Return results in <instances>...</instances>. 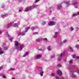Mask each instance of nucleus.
<instances>
[{
	"label": "nucleus",
	"instance_id": "f257e3e1",
	"mask_svg": "<svg viewBox=\"0 0 79 79\" xmlns=\"http://www.w3.org/2000/svg\"><path fill=\"white\" fill-rule=\"evenodd\" d=\"M69 70L71 72H76L79 74V70L76 66L71 65L70 67H69Z\"/></svg>",
	"mask_w": 79,
	"mask_h": 79
},
{
	"label": "nucleus",
	"instance_id": "f03ea898",
	"mask_svg": "<svg viewBox=\"0 0 79 79\" xmlns=\"http://www.w3.org/2000/svg\"><path fill=\"white\" fill-rule=\"evenodd\" d=\"M30 27H28L26 28V29L25 31V32H23L22 33L21 32V31H19V33H18V35H25V33L29 29Z\"/></svg>",
	"mask_w": 79,
	"mask_h": 79
},
{
	"label": "nucleus",
	"instance_id": "7ed1b4c3",
	"mask_svg": "<svg viewBox=\"0 0 79 79\" xmlns=\"http://www.w3.org/2000/svg\"><path fill=\"white\" fill-rule=\"evenodd\" d=\"M63 56H64V53H62L58 55V59L57 60L58 61H61V57H62Z\"/></svg>",
	"mask_w": 79,
	"mask_h": 79
},
{
	"label": "nucleus",
	"instance_id": "20e7f679",
	"mask_svg": "<svg viewBox=\"0 0 79 79\" xmlns=\"http://www.w3.org/2000/svg\"><path fill=\"white\" fill-rule=\"evenodd\" d=\"M15 48L16 49H18L19 48V44L18 41H15Z\"/></svg>",
	"mask_w": 79,
	"mask_h": 79
},
{
	"label": "nucleus",
	"instance_id": "39448f33",
	"mask_svg": "<svg viewBox=\"0 0 79 79\" xmlns=\"http://www.w3.org/2000/svg\"><path fill=\"white\" fill-rule=\"evenodd\" d=\"M31 10H32L31 6L26 7L25 10V11H31Z\"/></svg>",
	"mask_w": 79,
	"mask_h": 79
},
{
	"label": "nucleus",
	"instance_id": "423d86ee",
	"mask_svg": "<svg viewBox=\"0 0 79 79\" xmlns=\"http://www.w3.org/2000/svg\"><path fill=\"white\" fill-rule=\"evenodd\" d=\"M6 34H7V35L8 36V37L9 38V40L10 41L12 42V40L13 39V38L12 37H11V36L9 35V34H8V33H7Z\"/></svg>",
	"mask_w": 79,
	"mask_h": 79
},
{
	"label": "nucleus",
	"instance_id": "0eeeda50",
	"mask_svg": "<svg viewBox=\"0 0 79 79\" xmlns=\"http://www.w3.org/2000/svg\"><path fill=\"white\" fill-rule=\"evenodd\" d=\"M56 24V23L55 22H51L48 23V24L49 26H53V25H54Z\"/></svg>",
	"mask_w": 79,
	"mask_h": 79
},
{
	"label": "nucleus",
	"instance_id": "6e6552de",
	"mask_svg": "<svg viewBox=\"0 0 79 79\" xmlns=\"http://www.w3.org/2000/svg\"><path fill=\"white\" fill-rule=\"evenodd\" d=\"M56 8H57V10H60L62 8V6L60 4H58L56 6Z\"/></svg>",
	"mask_w": 79,
	"mask_h": 79
},
{
	"label": "nucleus",
	"instance_id": "1a4fd4ad",
	"mask_svg": "<svg viewBox=\"0 0 79 79\" xmlns=\"http://www.w3.org/2000/svg\"><path fill=\"white\" fill-rule=\"evenodd\" d=\"M58 35H59V33L57 32H56L55 33L54 38H56V37L58 36Z\"/></svg>",
	"mask_w": 79,
	"mask_h": 79
},
{
	"label": "nucleus",
	"instance_id": "9d476101",
	"mask_svg": "<svg viewBox=\"0 0 79 79\" xmlns=\"http://www.w3.org/2000/svg\"><path fill=\"white\" fill-rule=\"evenodd\" d=\"M8 14H5L4 15H2V17L3 19H4V18H5L6 16H8Z\"/></svg>",
	"mask_w": 79,
	"mask_h": 79
},
{
	"label": "nucleus",
	"instance_id": "9b49d317",
	"mask_svg": "<svg viewBox=\"0 0 79 79\" xmlns=\"http://www.w3.org/2000/svg\"><path fill=\"white\" fill-rule=\"evenodd\" d=\"M57 73L58 75H60V76H61V75L62 74V72H61V71L60 70L57 71Z\"/></svg>",
	"mask_w": 79,
	"mask_h": 79
},
{
	"label": "nucleus",
	"instance_id": "f8f14e48",
	"mask_svg": "<svg viewBox=\"0 0 79 79\" xmlns=\"http://www.w3.org/2000/svg\"><path fill=\"white\" fill-rule=\"evenodd\" d=\"M36 58H35V59H39L40 58H41V55H36Z\"/></svg>",
	"mask_w": 79,
	"mask_h": 79
},
{
	"label": "nucleus",
	"instance_id": "ddd939ff",
	"mask_svg": "<svg viewBox=\"0 0 79 79\" xmlns=\"http://www.w3.org/2000/svg\"><path fill=\"white\" fill-rule=\"evenodd\" d=\"M64 3L66 4L67 6H68L70 5V4H69V1H65L64 2Z\"/></svg>",
	"mask_w": 79,
	"mask_h": 79
},
{
	"label": "nucleus",
	"instance_id": "4468645a",
	"mask_svg": "<svg viewBox=\"0 0 79 79\" xmlns=\"http://www.w3.org/2000/svg\"><path fill=\"white\" fill-rule=\"evenodd\" d=\"M24 47V44H22L20 45V49L21 51L22 50H23V48Z\"/></svg>",
	"mask_w": 79,
	"mask_h": 79
},
{
	"label": "nucleus",
	"instance_id": "2eb2a0df",
	"mask_svg": "<svg viewBox=\"0 0 79 79\" xmlns=\"http://www.w3.org/2000/svg\"><path fill=\"white\" fill-rule=\"evenodd\" d=\"M5 44H3L2 45V47H4V50H7L8 48V46H7L5 47Z\"/></svg>",
	"mask_w": 79,
	"mask_h": 79
},
{
	"label": "nucleus",
	"instance_id": "dca6fc26",
	"mask_svg": "<svg viewBox=\"0 0 79 79\" xmlns=\"http://www.w3.org/2000/svg\"><path fill=\"white\" fill-rule=\"evenodd\" d=\"M73 4L74 5H79V1H76Z\"/></svg>",
	"mask_w": 79,
	"mask_h": 79
},
{
	"label": "nucleus",
	"instance_id": "f3484780",
	"mask_svg": "<svg viewBox=\"0 0 79 79\" xmlns=\"http://www.w3.org/2000/svg\"><path fill=\"white\" fill-rule=\"evenodd\" d=\"M43 39L44 41L45 42H46V43H47L48 42V40L47 39V38H43Z\"/></svg>",
	"mask_w": 79,
	"mask_h": 79
},
{
	"label": "nucleus",
	"instance_id": "a211bd4d",
	"mask_svg": "<svg viewBox=\"0 0 79 79\" xmlns=\"http://www.w3.org/2000/svg\"><path fill=\"white\" fill-rule=\"evenodd\" d=\"M1 76H2L3 78V79H5L6 78V76H5V75L4 74V73H2L1 74Z\"/></svg>",
	"mask_w": 79,
	"mask_h": 79
},
{
	"label": "nucleus",
	"instance_id": "6ab92c4d",
	"mask_svg": "<svg viewBox=\"0 0 79 79\" xmlns=\"http://www.w3.org/2000/svg\"><path fill=\"white\" fill-rule=\"evenodd\" d=\"M13 23H10L7 26V27H11V26L13 25Z\"/></svg>",
	"mask_w": 79,
	"mask_h": 79
},
{
	"label": "nucleus",
	"instance_id": "aec40b11",
	"mask_svg": "<svg viewBox=\"0 0 79 79\" xmlns=\"http://www.w3.org/2000/svg\"><path fill=\"white\" fill-rule=\"evenodd\" d=\"M28 55H29V52H27L24 55L23 57H25L26 56H28Z\"/></svg>",
	"mask_w": 79,
	"mask_h": 79
},
{
	"label": "nucleus",
	"instance_id": "412c9836",
	"mask_svg": "<svg viewBox=\"0 0 79 79\" xmlns=\"http://www.w3.org/2000/svg\"><path fill=\"white\" fill-rule=\"evenodd\" d=\"M42 40V37H40L39 38L36 39V40L37 42H40Z\"/></svg>",
	"mask_w": 79,
	"mask_h": 79
},
{
	"label": "nucleus",
	"instance_id": "4be33fe9",
	"mask_svg": "<svg viewBox=\"0 0 79 79\" xmlns=\"http://www.w3.org/2000/svg\"><path fill=\"white\" fill-rule=\"evenodd\" d=\"M41 23L42 25H45L46 23V22L43 21L41 22Z\"/></svg>",
	"mask_w": 79,
	"mask_h": 79
},
{
	"label": "nucleus",
	"instance_id": "5701e85b",
	"mask_svg": "<svg viewBox=\"0 0 79 79\" xmlns=\"http://www.w3.org/2000/svg\"><path fill=\"white\" fill-rule=\"evenodd\" d=\"M13 26L15 27H18V25L16 23H14L13 25Z\"/></svg>",
	"mask_w": 79,
	"mask_h": 79
},
{
	"label": "nucleus",
	"instance_id": "b1692460",
	"mask_svg": "<svg viewBox=\"0 0 79 79\" xmlns=\"http://www.w3.org/2000/svg\"><path fill=\"white\" fill-rule=\"evenodd\" d=\"M48 51H50L51 50V49H52V47L50 46H49L48 47Z\"/></svg>",
	"mask_w": 79,
	"mask_h": 79
},
{
	"label": "nucleus",
	"instance_id": "393cba45",
	"mask_svg": "<svg viewBox=\"0 0 79 79\" xmlns=\"http://www.w3.org/2000/svg\"><path fill=\"white\" fill-rule=\"evenodd\" d=\"M40 75L41 76H43V74H44V72L42 71L40 73Z\"/></svg>",
	"mask_w": 79,
	"mask_h": 79
},
{
	"label": "nucleus",
	"instance_id": "a878e982",
	"mask_svg": "<svg viewBox=\"0 0 79 79\" xmlns=\"http://www.w3.org/2000/svg\"><path fill=\"white\" fill-rule=\"evenodd\" d=\"M45 50V48L43 47L42 48H40L39 49V50L40 51H44Z\"/></svg>",
	"mask_w": 79,
	"mask_h": 79
},
{
	"label": "nucleus",
	"instance_id": "bb28decb",
	"mask_svg": "<svg viewBox=\"0 0 79 79\" xmlns=\"http://www.w3.org/2000/svg\"><path fill=\"white\" fill-rule=\"evenodd\" d=\"M32 8H32H35L36 7H37V5H33L32 6H31Z\"/></svg>",
	"mask_w": 79,
	"mask_h": 79
},
{
	"label": "nucleus",
	"instance_id": "cd10ccee",
	"mask_svg": "<svg viewBox=\"0 0 79 79\" xmlns=\"http://www.w3.org/2000/svg\"><path fill=\"white\" fill-rule=\"evenodd\" d=\"M72 77L73 78H75L76 77V75H75L74 74H72Z\"/></svg>",
	"mask_w": 79,
	"mask_h": 79
},
{
	"label": "nucleus",
	"instance_id": "c85d7f7f",
	"mask_svg": "<svg viewBox=\"0 0 79 79\" xmlns=\"http://www.w3.org/2000/svg\"><path fill=\"white\" fill-rule=\"evenodd\" d=\"M69 48L70 49L71 52H73V48H72L71 47H69Z\"/></svg>",
	"mask_w": 79,
	"mask_h": 79
},
{
	"label": "nucleus",
	"instance_id": "c756f323",
	"mask_svg": "<svg viewBox=\"0 0 79 79\" xmlns=\"http://www.w3.org/2000/svg\"><path fill=\"white\" fill-rule=\"evenodd\" d=\"M35 29V28L34 27H32L31 28V31H34Z\"/></svg>",
	"mask_w": 79,
	"mask_h": 79
},
{
	"label": "nucleus",
	"instance_id": "7c9ffc66",
	"mask_svg": "<svg viewBox=\"0 0 79 79\" xmlns=\"http://www.w3.org/2000/svg\"><path fill=\"white\" fill-rule=\"evenodd\" d=\"M67 42V40H64L63 41L62 43L63 44H65V43H66Z\"/></svg>",
	"mask_w": 79,
	"mask_h": 79
},
{
	"label": "nucleus",
	"instance_id": "2f4dec72",
	"mask_svg": "<svg viewBox=\"0 0 79 79\" xmlns=\"http://www.w3.org/2000/svg\"><path fill=\"white\" fill-rule=\"evenodd\" d=\"M76 58L77 61H78V63H79V57L78 56H77L76 57Z\"/></svg>",
	"mask_w": 79,
	"mask_h": 79
},
{
	"label": "nucleus",
	"instance_id": "473e14b6",
	"mask_svg": "<svg viewBox=\"0 0 79 79\" xmlns=\"http://www.w3.org/2000/svg\"><path fill=\"white\" fill-rule=\"evenodd\" d=\"M73 63V61L72 60H70L69 61V64H72Z\"/></svg>",
	"mask_w": 79,
	"mask_h": 79
},
{
	"label": "nucleus",
	"instance_id": "72a5a7b5",
	"mask_svg": "<svg viewBox=\"0 0 79 79\" xmlns=\"http://www.w3.org/2000/svg\"><path fill=\"white\" fill-rule=\"evenodd\" d=\"M70 29L71 31H73L74 30V28L73 27H71L70 28Z\"/></svg>",
	"mask_w": 79,
	"mask_h": 79
},
{
	"label": "nucleus",
	"instance_id": "f704fd0d",
	"mask_svg": "<svg viewBox=\"0 0 79 79\" xmlns=\"http://www.w3.org/2000/svg\"><path fill=\"white\" fill-rule=\"evenodd\" d=\"M63 62H66V58H64L63 60Z\"/></svg>",
	"mask_w": 79,
	"mask_h": 79
},
{
	"label": "nucleus",
	"instance_id": "c9c22d12",
	"mask_svg": "<svg viewBox=\"0 0 79 79\" xmlns=\"http://www.w3.org/2000/svg\"><path fill=\"white\" fill-rule=\"evenodd\" d=\"M42 70V69L41 68V67H40L39 68V71H41Z\"/></svg>",
	"mask_w": 79,
	"mask_h": 79
},
{
	"label": "nucleus",
	"instance_id": "e433bc0d",
	"mask_svg": "<svg viewBox=\"0 0 79 79\" xmlns=\"http://www.w3.org/2000/svg\"><path fill=\"white\" fill-rule=\"evenodd\" d=\"M77 15V14H74L73 15H72V16H76Z\"/></svg>",
	"mask_w": 79,
	"mask_h": 79
},
{
	"label": "nucleus",
	"instance_id": "4c0bfd02",
	"mask_svg": "<svg viewBox=\"0 0 79 79\" xmlns=\"http://www.w3.org/2000/svg\"><path fill=\"white\" fill-rule=\"evenodd\" d=\"M55 57V55H53L52 56L51 58H54Z\"/></svg>",
	"mask_w": 79,
	"mask_h": 79
},
{
	"label": "nucleus",
	"instance_id": "58836bf2",
	"mask_svg": "<svg viewBox=\"0 0 79 79\" xmlns=\"http://www.w3.org/2000/svg\"><path fill=\"white\" fill-rule=\"evenodd\" d=\"M33 34H34V35H35V34H38V32H37L33 33Z\"/></svg>",
	"mask_w": 79,
	"mask_h": 79
},
{
	"label": "nucleus",
	"instance_id": "ea45409f",
	"mask_svg": "<svg viewBox=\"0 0 79 79\" xmlns=\"http://www.w3.org/2000/svg\"><path fill=\"white\" fill-rule=\"evenodd\" d=\"M3 52L2 51H0V55H2V54H3Z\"/></svg>",
	"mask_w": 79,
	"mask_h": 79
},
{
	"label": "nucleus",
	"instance_id": "a19ab883",
	"mask_svg": "<svg viewBox=\"0 0 79 79\" xmlns=\"http://www.w3.org/2000/svg\"><path fill=\"white\" fill-rule=\"evenodd\" d=\"M10 70H14L15 69V68H11L10 69Z\"/></svg>",
	"mask_w": 79,
	"mask_h": 79
},
{
	"label": "nucleus",
	"instance_id": "79ce46f5",
	"mask_svg": "<svg viewBox=\"0 0 79 79\" xmlns=\"http://www.w3.org/2000/svg\"><path fill=\"white\" fill-rule=\"evenodd\" d=\"M58 67H61V64H58Z\"/></svg>",
	"mask_w": 79,
	"mask_h": 79
},
{
	"label": "nucleus",
	"instance_id": "37998d69",
	"mask_svg": "<svg viewBox=\"0 0 79 79\" xmlns=\"http://www.w3.org/2000/svg\"><path fill=\"white\" fill-rule=\"evenodd\" d=\"M76 30H77V31H78V30H79V28L78 27H76Z\"/></svg>",
	"mask_w": 79,
	"mask_h": 79
},
{
	"label": "nucleus",
	"instance_id": "c03bdc74",
	"mask_svg": "<svg viewBox=\"0 0 79 79\" xmlns=\"http://www.w3.org/2000/svg\"><path fill=\"white\" fill-rule=\"evenodd\" d=\"M3 69V67L2 66L0 67V70H2Z\"/></svg>",
	"mask_w": 79,
	"mask_h": 79
},
{
	"label": "nucleus",
	"instance_id": "a18cd8bd",
	"mask_svg": "<svg viewBox=\"0 0 79 79\" xmlns=\"http://www.w3.org/2000/svg\"><path fill=\"white\" fill-rule=\"evenodd\" d=\"M76 14H77V15H79V11L77 12Z\"/></svg>",
	"mask_w": 79,
	"mask_h": 79
},
{
	"label": "nucleus",
	"instance_id": "49530a36",
	"mask_svg": "<svg viewBox=\"0 0 79 79\" xmlns=\"http://www.w3.org/2000/svg\"><path fill=\"white\" fill-rule=\"evenodd\" d=\"M63 42H60L59 44L60 45H62V44H63Z\"/></svg>",
	"mask_w": 79,
	"mask_h": 79
},
{
	"label": "nucleus",
	"instance_id": "de8ad7c7",
	"mask_svg": "<svg viewBox=\"0 0 79 79\" xmlns=\"http://www.w3.org/2000/svg\"><path fill=\"white\" fill-rule=\"evenodd\" d=\"M51 76H55V73H52Z\"/></svg>",
	"mask_w": 79,
	"mask_h": 79
},
{
	"label": "nucleus",
	"instance_id": "09e8293b",
	"mask_svg": "<svg viewBox=\"0 0 79 79\" xmlns=\"http://www.w3.org/2000/svg\"><path fill=\"white\" fill-rule=\"evenodd\" d=\"M76 48H78L79 47V45H77L76 46Z\"/></svg>",
	"mask_w": 79,
	"mask_h": 79
},
{
	"label": "nucleus",
	"instance_id": "8fccbe9b",
	"mask_svg": "<svg viewBox=\"0 0 79 79\" xmlns=\"http://www.w3.org/2000/svg\"><path fill=\"white\" fill-rule=\"evenodd\" d=\"M4 7H5V5H3L2 6V8H4Z\"/></svg>",
	"mask_w": 79,
	"mask_h": 79
},
{
	"label": "nucleus",
	"instance_id": "3c124183",
	"mask_svg": "<svg viewBox=\"0 0 79 79\" xmlns=\"http://www.w3.org/2000/svg\"><path fill=\"white\" fill-rule=\"evenodd\" d=\"M75 56H76L75 55H73V58H75Z\"/></svg>",
	"mask_w": 79,
	"mask_h": 79
},
{
	"label": "nucleus",
	"instance_id": "603ef678",
	"mask_svg": "<svg viewBox=\"0 0 79 79\" xmlns=\"http://www.w3.org/2000/svg\"><path fill=\"white\" fill-rule=\"evenodd\" d=\"M39 1V0H36L35 3H37Z\"/></svg>",
	"mask_w": 79,
	"mask_h": 79
},
{
	"label": "nucleus",
	"instance_id": "864d4df0",
	"mask_svg": "<svg viewBox=\"0 0 79 79\" xmlns=\"http://www.w3.org/2000/svg\"><path fill=\"white\" fill-rule=\"evenodd\" d=\"M74 7L75 8H78V6H75Z\"/></svg>",
	"mask_w": 79,
	"mask_h": 79
},
{
	"label": "nucleus",
	"instance_id": "5fc2aeb1",
	"mask_svg": "<svg viewBox=\"0 0 79 79\" xmlns=\"http://www.w3.org/2000/svg\"><path fill=\"white\" fill-rule=\"evenodd\" d=\"M56 79H59V77H56Z\"/></svg>",
	"mask_w": 79,
	"mask_h": 79
},
{
	"label": "nucleus",
	"instance_id": "6e6d98bb",
	"mask_svg": "<svg viewBox=\"0 0 79 79\" xmlns=\"http://www.w3.org/2000/svg\"><path fill=\"white\" fill-rule=\"evenodd\" d=\"M19 12H21V11H22V10H19Z\"/></svg>",
	"mask_w": 79,
	"mask_h": 79
},
{
	"label": "nucleus",
	"instance_id": "4d7b16f0",
	"mask_svg": "<svg viewBox=\"0 0 79 79\" xmlns=\"http://www.w3.org/2000/svg\"><path fill=\"white\" fill-rule=\"evenodd\" d=\"M2 33V31H0V34Z\"/></svg>",
	"mask_w": 79,
	"mask_h": 79
},
{
	"label": "nucleus",
	"instance_id": "13d9d810",
	"mask_svg": "<svg viewBox=\"0 0 79 79\" xmlns=\"http://www.w3.org/2000/svg\"><path fill=\"white\" fill-rule=\"evenodd\" d=\"M22 0H18V1H19V2H21V1Z\"/></svg>",
	"mask_w": 79,
	"mask_h": 79
},
{
	"label": "nucleus",
	"instance_id": "bf43d9fd",
	"mask_svg": "<svg viewBox=\"0 0 79 79\" xmlns=\"http://www.w3.org/2000/svg\"><path fill=\"white\" fill-rule=\"evenodd\" d=\"M49 13H52V11L50 10V12H49Z\"/></svg>",
	"mask_w": 79,
	"mask_h": 79
},
{
	"label": "nucleus",
	"instance_id": "052dcab7",
	"mask_svg": "<svg viewBox=\"0 0 79 79\" xmlns=\"http://www.w3.org/2000/svg\"><path fill=\"white\" fill-rule=\"evenodd\" d=\"M60 79H64V78L63 77L61 78Z\"/></svg>",
	"mask_w": 79,
	"mask_h": 79
},
{
	"label": "nucleus",
	"instance_id": "680f3d73",
	"mask_svg": "<svg viewBox=\"0 0 79 79\" xmlns=\"http://www.w3.org/2000/svg\"><path fill=\"white\" fill-rule=\"evenodd\" d=\"M12 79H15V78H12Z\"/></svg>",
	"mask_w": 79,
	"mask_h": 79
},
{
	"label": "nucleus",
	"instance_id": "e2e57ef3",
	"mask_svg": "<svg viewBox=\"0 0 79 79\" xmlns=\"http://www.w3.org/2000/svg\"><path fill=\"white\" fill-rule=\"evenodd\" d=\"M0 51H1V49H0Z\"/></svg>",
	"mask_w": 79,
	"mask_h": 79
},
{
	"label": "nucleus",
	"instance_id": "0e129e2a",
	"mask_svg": "<svg viewBox=\"0 0 79 79\" xmlns=\"http://www.w3.org/2000/svg\"><path fill=\"white\" fill-rule=\"evenodd\" d=\"M78 40V41H79V40Z\"/></svg>",
	"mask_w": 79,
	"mask_h": 79
}]
</instances>
